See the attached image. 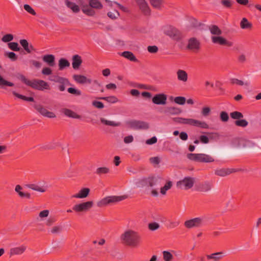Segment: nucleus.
<instances>
[{"mask_svg":"<svg viewBox=\"0 0 261 261\" xmlns=\"http://www.w3.org/2000/svg\"><path fill=\"white\" fill-rule=\"evenodd\" d=\"M210 32L213 35L216 36L220 35L222 34L221 30L216 25H213L209 28Z\"/></svg>","mask_w":261,"mask_h":261,"instance_id":"obj_39","label":"nucleus"},{"mask_svg":"<svg viewBox=\"0 0 261 261\" xmlns=\"http://www.w3.org/2000/svg\"><path fill=\"white\" fill-rule=\"evenodd\" d=\"M194 126H196L203 129H208L209 125L204 121H200L197 119H195L194 121Z\"/></svg>","mask_w":261,"mask_h":261,"instance_id":"obj_30","label":"nucleus"},{"mask_svg":"<svg viewBox=\"0 0 261 261\" xmlns=\"http://www.w3.org/2000/svg\"><path fill=\"white\" fill-rule=\"evenodd\" d=\"M73 79L76 83L81 85L91 84L92 82L91 79L82 74H74Z\"/></svg>","mask_w":261,"mask_h":261,"instance_id":"obj_13","label":"nucleus"},{"mask_svg":"<svg viewBox=\"0 0 261 261\" xmlns=\"http://www.w3.org/2000/svg\"><path fill=\"white\" fill-rule=\"evenodd\" d=\"M6 56L9 58L12 61H15L17 60V57L15 53L14 52H6L5 53Z\"/></svg>","mask_w":261,"mask_h":261,"instance_id":"obj_57","label":"nucleus"},{"mask_svg":"<svg viewBox=\"0 0 261 261\" xmlns=\"http://www.w3.org/2000/svg\"><path fill=\"white\" fill-rule=\"evenodd\" d=\"M90 193V189L87 188L82 189L79 192L73 195L72 197L73 198L83 199L87 197Z\"/></svg>","mask_w":261,"mask_h":261,"instance_id":"obj_20","label":"nucleus"},{"mask_svg":"<svg viewBox=\"0 0 261 261\" xmlns=\"http://www.w3.org/2000/svg\"><path fill=\"white\" fill-rule=\"evenodd\" d=\"M12 93L14 95L16 96L17 97L24 100L27 101H34V98L32 97H27L25 96L22 95L21 94H18L16 93L15 91H13Z\"/></svg>","mask_w":261,"mask_h":261,"instance_id":"obj_41","label":"nucleus"},{"mask_svg":"<svg viewBox=\"0 0 261 261\" xmlns=\"http://www.w3.org/2000/svg\"><path fill=\"white\" fill-rule=\"evenodd\" d=\"M137 3L140 9L143 13L145 15H147L150 13V10L148 5V4L145 1V0H135Z\"/></svg>","mask_w":261,"mask_h":261,"instance_id":"obj_16","label":"nucleus"},{"mask_svg":"<svg viewBox=\"0 0 261 261\" xmlns=\"http://www.w3.org/2000/svg\"><path fill=\"white\" fill-rule=\"evenodd\" d=\"M252 24L247 18H243L240 22V27L242 29H250Z\"/></svg>","mask_w":261,"mask_h":261,"instance_id":"obj_33","label":"nucleus"},{"mask_svg":"<svg viewBox=\"0 0 261 261\" xmlns=\"http://www.w3.org/2000/svg\"><path fill=\"white\" fill-rule=\"evenodd\" d=\"M212 41L214 44H217L221 45H226L228 47L233 46V43L231 41H228L225 38L218 36H213L211 37Z\"/></svg>","mask_w":261,"mask_h":261,"instance_id":"obj_10","label":"nucleus"},{"mask_svg":"<svg viewBox=\"0 0 261 261\" xmlns=\"http://www.w3.org/2000/svg\"><path fill=\"white\" fill-rule=\"evenodd\" d=\"M41 73L43 75H49L52 73V70L49 67H46L42 69Z\"/></svg>","mask_w":261,"mask_h":261,"instance_id":"obj_64","label":"nucleus"},{"mask_svg":"<svg viewBox=\"0 0 261 261\" xmlns=\"http://www.w3.org/2000/svg\"><path fill=\"white\" fill-rule=\"evenodd\" d=\"M187 156L190 160L199 162L211 163L214 161L212 156L204 153H189Z\"/></svg>","mask_w":261,"mask_h":261,"instance_id":"obj_6","label":"nucleus"},{"mask_svg":"<svg viewBox=\"0 0 261 261\" xmlns=\"http://www.w3.org/2000/svg\"><path fill=\"white\" fill-rule=\"evenodd\" d=\"M67 91L70 94L74 95L75 96H80L82 94V91L76 88L73 87H70L67 89Z\"/></svg>","mask_w":261,"mask_h":261,"instance_id":"obj_45","label":"nucleus"},{"mask_svg":"<svg viewBox=\"0 0 261 261\" xmlns=\"http://www.w3.org/2000/svg\"><path fill=\"white\" fill-rule=\"evenodd\" d=\"M235 124L239 126L246 127L248 125V122L245 119H241L236 121Z\"/></svg>","mask_w":261,"mask_h":261,"instance_id":"obj_56","label":"nucleus"},{"mask_svg":"<svg viewBox=\"0 0 261 261\" xmlns=\"http://www.w3.org/2000/svg\"><path fill=\"white\" fill-rule=\"evenodd\" d=\"M160 225L156 222L150 223L148 224V228L152 231H154L159 228Z\"/></svg>","mask_w":261,"mask_h":261,"instance_id":"obj_61","label":"nucleus"},{"mask_svg":"<svg viewBox=\"0 0 261 261\" xmlns=\"http://www.w3.org/2000/svg\"><path fill=\"white\" fill-rule=\"evenodd\" d=\"M80 5L84 13L89 16H93L95 14V11L90 6L83 1H80Z\"/></svg>","mask_w":261,"mask_h":261,"instance_id":"obj_14","label":"nucleus"},{"mask_svg":"<svg viewBox=\"0 0 261 261\" xmlns=\"http://www.w3.org/2000/svg\"><path fill=\"white\" fill-rule=\"evenodd\" d=\"M163 257L164 261H171L173 258V255L168 251H163Z\"/></svg>","mask_w":261,"mask_h":261,"instance_id":"obj_44","label":"nucleus"},{"mask_svg":"<svg viewBox=\"0 0 261 261\" xmlns=\"http://www.w3.org/2000/svg\"><path fill=\"white\" fill-rule=\"evenodd\" d=\"M65 80L66 81L64 82V84L63 83H60V85L58 86V89L61 92L65 91L66 86L71 85V84L67 79L65 77Z\"/></svg>","mask_w":261,"mask_h":261,"instance_id":"obj_42","label":"nucleus"},{"mask_svg":"<svg viewBox=\"0 0 261 261\" xmlns=\"http://www.w3.org/2000/svg\"><path fill=\"white\" fill-rule=\"evenodd\" d=\"M230 83L232 84L238 85H240V86H243L244 85H248V83L247 82H244L242 80H238V79H235V78L230 79Z\"/></svg>","mask_w":261,"mask_h":261,"instance_id":"obj_49","label":"nucleus"},{"mask_svg":"<svg viewBox=\"0 0 261 261\" xmlns=\"http://www.w3.org/2000/svg\"><path fill=\"white\" fill-rule=\"evenodd\" d=\"M224 254L223 252H218L211 254L206 255V258L208 259H214L216 261H218L221 259L224 256Z\"/></svg>","mask_w":261,"mask_h":261,"instance_id":"obj_28","label":"nucleus"},{"mask_svg":"<svg viewBox=\"0 0 261 261\" xmlns=\"http://www.w3.org/2000/svg\"><path fill=\"white\" fill-rule=\"evenodd\" d=\"M110 172V169L107 167H100L96 169L95 173L99 176L106 174Z\"/></svg>","mask_w":261,"mask_h":261,"instance_id":"obj_38","label":"nucleus"},{"mask_svg":"<svg viewBox=\"0 0 261 261\" xmlns=\"http://www.w3.org/2000/svg\"><path fill=\"white\" fill-rule=\"evenodd\" d=\"M108 16L112 19H115L119 16V13L117 11L114 10V12H108Z\"/></svg>","mask_w":261,"mask_h":261,"instance_id":"obj_63","label":"nucleus"},{"mask_svg":"<svg viewBox=\"0 0 261 261\" xmlns=\"http://www.w3.org/2000/svg\"><path fill=\"white\" fill-rule=\"evenodd\" d=\"M101 99L105 100L108 102L114 103L118 101V99L115 96H110L107 97H102L99 98Z\"/></svg>","mask_w":261,"mask_h":261,"instance_id":"obj_43","label":"nucleus"},{"mask_svg":"<svg viewBox=\"0 0 261 261\" xmlns=\"http://www.w3.org/2000/svg\"><path fill=\"white\" fill-rule=\"evenodd\" d=\"M212 188L213 184L210 181H206L199 185L198 190L202 192H208L212 190Z\"/></svg>","mask_w":261,"mask_h":261,"instance_id":"obj_18","label":"nucleus"},{"mask_svg":"<svg viewBox=\"0 0 261 261\" xmlns=\"http://www.w3.org/2000/svg\"><path fill=\"white\" fill-rule=\"evenodd\" d=\"M172 182L168 181L166 184L160 189V194L162 195H166L167 191L171 188Z\"/></svg>","mask_w":261,"mask_h":261,"instance_id":"obj_36","label":"nucleus"},{"mask_svg":"<svg viewBox=\"0 0 261 261\" xmlns=\"http://www.w3.org/2000/svg\"><path fill=\"white\" fill-rule=\"evenodd\" d=\"M62 111L65 115L69 118L74 119H80L81 118L80 115L77 114L76 113L71 110L68 109H64Z\"/></svg>","mask_w":261,"mask_h":261,"instance_id":"obj_29","label":"nucleus"},{"mask_svg":"<svg viewBox=\"0 0 261 261\" xmlns=\"http://www.w3.org/2000/svg\"><path fill=\"white\" fill-rule=\"evenodd\" d=\"M27 247L24 245L12 247L10 249V255H21L25 251Z\"/></svg>","mask_w":261,"mask_h":261,"instance_id":"obj_15","label":"nucleus"},{"mask_svg":"<svg viewBox=\"0 0 261 261\" xmlns=\"http://www.w3.org/2000/svg\"><path fill=\"white\" fill-rule=\"evenodd\" d=\"M19 43L27 53H31L34 50L33 45L29 44L28 41L25 39H21Z\"/></svg>","mask_w":261,"mask_h":261,"instance_id":"obj_22","label":"nucleus"},{"mask_svg":"<svg viewBox=\"0 0 261 261\" xmlns=\"http://www.w3.org/2000/svg\"><path fill=\"white\" fill-rule=\"evenodd\" d=\"M0 85H5L12 87L14 86V84L12 82L5 80L0 75Z\"/></svg>","mask_w":261,"mask_h":261,"instance_id":"obj_58","label":"nucleus"},{"mask_svg":"<svg viewBox=\"0 0 261 261\" xmlns=\"http://www.w3.org/2000/svg\"><path fill=\"white\" fill-rule=\"evenodd\" d=\"M167 96L164 93L155 94L152 98L153 103L157 105H165L167 103Z\"/></svg>","mask_w":261,"mask_h":261,"instance_id":"obj_11","label":"nucleus"},{"mask_svg":"<svg viewBox=\"0 0 261 261\" xmlns=\"http://www.w3.org/2000/svg\"><path fill=\"white\" fill-rule=\"evenodd\" d=\"M22 189V188L21 187V186L18 185H16L15 188V191L18 193V194L19 195V196L20 197H22V198L25 197V198H27L29 199L30 198H31L30 194L22 192L21 191Z\"/></svg>","mask_w":261,"mask_h":261,"instance_id":"obj_31","label":"nucleus"},{"mask_svg":"<svg viewBox=\"0 0 261 261\" xmlns=\"http://www.w3.org/2000/svg\"><path fill=\"white\" fill-rule=\"evenodd\" d=\"M179 221H170L168 224V227L169 228H173L179 225Z\"/></svg>","mask_w":261,"mask_h":261,"instance_id":"obj_62","label":"nucleus"},{"mask_svg":"<svg viewBox=\"0 0 261 261\" xmlns=\"http://www.w3.org/2000/svg\"><path fill=\"white\" fill-rule=\"evenodd\" d=\"M151 5L155 8H160L162 5L161 0H150Z\"/></svg>","mask_w":261,"mask_h":261,"instance_id":"obj_53","label":"nucleus"},{"mask_svg":"<svg viewBox=\"0 0 261 261\" xmlns=\"http://www.w3.org/2000/svg\"><path fill=\"white\" fill-rule=\"evenodd\" d=\"M69 66L70 63L67 59L61 58L59 60V68L60 70H62L65 68L69 67Z\"/></svg>","mask_w":261,"mask_h":261,"instance_id":"obj_34","label":"nucleus"},{"mask_svg":"<svg viewBox=\"0 0 261 261\" xmlns=\"http://www.w3.org/2000/svg\"><path fill=\"white\" fill-rule=\"evenodd\" d=\"M199 41L194 38H191L189 40V43L188 47L190 49H198L199 48Z\"/></svg>","mask_w":261,"mask_h":261,"instance_id":"obj_27","label":"nucleus"},{"mask_svg":"<svg viewBox=\"0 0 261 261\" xmlns=\"http://www.w3.org/2000/svg\"><path fill=\"white\" fill-rule=\"evenodd\" d=\"M27 187L34 191H38L39 192L43 193L46 191L47 189V186H40L37 184H30L27 185Z\"/></svg>","mask_w":261,"mask_h":261,"instance_id":"obj_24","label":"nucleus"},{"mask_svg":"<svg viewBox=\"0 0 261 261\" xmlns=\"http://www.w3.org/2000/svg\"><path fill=\"white\" fill-rule=\"evenodd\" d=\"M18 78L26 85L34 89L39 91H44L50 89L49 84L42 80L34 79L33 80H30L23 74L19 75Z\"/></svg>","mask_w":261,"mask_h":261,"instance_id":"obj_1","label":"nucleus"},{"mask_svg":"<svg viewBox=\"0 0 261 261\" xmlns=\"http://www.w3.org/2000/svg\"><path fill=\"white\" fill-rule=\"evenodd\" d=\"M89 5L92 8L100 9L102 7V4L98 0H90Z\"/></svg>","mask_w":261,"mask_h":261,"instance_id":"obj_40","label":"nucleus"},{"mask_svg":"<svg viewBox=\"0 0 261 261\" xmlns=\"http://www.w3.org/2000/svg\"><path fill=\"white\" fill-rule=\"evenodd\" d=\"M24 9L29 13H30V14H32L33 15H36V13L35 12V10L29 5H28V4L24 5Z\"/></svg>","mask_w":261,"mask_h":261,"instance_id":"obj_54","label":"nucleus"},{"mask_svg":"<svg viewBox=\"0 0 261 261\" xmlns=\"http://www.w3.org/2000/svg\"><path fill=\"white\" fill-rule=\"evenodd\" d=\"M66 6L71 9L73 12L75 13H77L80 11V8L78 5L73 2H71L68 0L66 1Z\"/></svg>","mask_w":261,"mask_h":261,"instance_id":"obj_35","label":"nucleus"},{"mask_svg":"<svg viewBox=\"0 0 261 261\" xmlns=\"http://www.w3.org/2000/svg\"><path fill=\"white\" fill-rule=\"evenodd\" d=\"M100 121L102 124L108 126H119L121 124L119 122L108 120L104 118H100Z\"/></svg>","mask_w":261,"mask_h":261,"instance_id":"obj_32","label":"nucleus"},{"mask_svg":"<svg viewBox=\"0 0 261 261\" xmlns=\"http://www.w3.org/2000/svg\"><path fill=\"white\" fill-rule=\"evenodd\" d=\"M211 112V109L209 107H203L201 109V114L204 117L208 116Z\"/></svg>","mask_w":261,"mask_h":261,"instance_id":"obj_50","label":"nucleus"},{"mask_svg":"<svg viewBox=\"0 0 261 261\" xmlns=\"http://www.w3.org/2000/svg\"><path fill=\"white\" fill-rule=\"evenodd\" d=\"M177 80L182 83H186L188 80L187 72L182 69H178L176 72Z\"/></svg>","mask_w":261,"mask_h":261,"instance_id":"obj_19","label":"nucleus"},{"mask_svg":"<svg viewBox=\"0 0 261 261\" xmlns=\"http://www.w3.org/2000/svg\"><path fill=\"white\" fill-rule=\"evenodd\" d=\"M82 63V60L81 56L78 55H74L72 57V67L74 69H77Z\"/></svg>","mask_w":261,"mask_h":261,"instance_id":"obj_25","label":"nucleus"},{"mask_svg":"<svg viewBox=\"0 0 261 261\" xmlns=\"http://www.w3.org/2000/svg\"><path fill=\"white\" fill-rule=\"evenodd\" d=\"M127 196H110L106 197L97 202L98 207H103L110 203H115L125 199Z\"/></svg>","mask_w":261,"mask_h":261,"instance_id":"obj_4","label":"nucleus"},{"mask_svg":"<svg viewBox=\"0 0 261 261\" xmlns=\"http://www.w3.org/2000/svg\"><path fill=\"white\" fill-rule=\"evenodd\" d=\"M174 121L177 123L188 125V118L177 117L174 118Z\"/></svg>","mask_w":261,"mask_h":261,"instance_id":"obj_52","label":"nucleus"},{"mask_svg":"<svg viewBox=\"0 0 261 261\" xmlns=\"http://www.w3.org/2000/svg\"><path fill=\"white\" fill-rule=\"evenodd\" d=\"M42 60L50 66H54L55 64V57L53 55H45L42 57Z\"/></svg>","mask_w":261,"mask_h":261,"instance_id":"obj_21","label":"nucleus"},{"mask_svg":"<svg viewBox=\"0 0 261 261\" xmlns=\"http://www.w3.org/2000/svg\"><path fill=\"white\" fill-rule=\"evenodd\" d=\"M220 117L221 120L223 122H227L229 119L228 114L224 111L220 113Z\"/></svg>","mask_w":261,"mask_h":261,"instance_id":"obj_60","label":"nucleus"},{"mask_svg":"<svg viewBox=\"0 0 261 261\" xmlns=\"http://www.w3.org/2000/svg\"><path fill=\"white\" fill-rule=\"evenodd\" d=\"M121 56L131 61H136L137 60L134 55L130 51H125L121 54Z\"/></svg>","mask_w":261,"mask_h":261,"instance_id":"obj_37","label":"nucleus"},{"mask_svg":"<svg viewBox=\"0 0 261 261\" xmlns=\"http://www.w3.org/2000/svg\"><path fill=\"white\" fill-rule=\"evenodd\" d=\"M8 45L9 48L13 51H18L20 50L18 44L17 42H10Z\"/></svg>","mask_w":261,"mask_h":261,"instance_id":"obj_48","label":"nucleus"},{"mask_svg":"<svg viewBox=\"0 0 261 261\" xmlns=\"http://www.w3.org/2000/svg\"><path fill=\"white\" fill-rule=\"evenodd\" d=\"M230 115L233 119H239L243 117V115L241 112L238 111L231 112Z\"/></svg>","mask_w":261,"mask_h":261,"instance_id":"obj_51","label":"nucleus"},{"mask_svg":"<svg viewBox=\"0 0 261 261\" xmlns=\"http://www.w3.org/2000/svg\"><path fill=\"white\" fill-rule=\"evenodd\" d=\"M164 33L174 40H178L180 38L178 30L172 26H167L164 29Z\"/></svg>","mask_w":261,"mask_h":261,"instance_id":"obj_9","label":"nucleus"},{"mask_svg":"<svg viewBox=\"0 0 261 261\" xmlns=\"http://www.w3.org/2000/svg\"><path fill=\"white\" fill-rule=\"evenodd\" d=\"M132 126L136 129H146L149 128V124L146 122L135 121L132 122Z\"/></svg>","mask_w":261,"mask_h":261,"instance_id":"obj_23","label":"nucleus"},{"mask_svg":"<svg viewBox=\"0 0 261 261\" xmlns=\"http://www.w3.org/2000/svg\"><path fill=\"white\" fill-rule=\"evenodd\" d=\"M163 179L159 176L149 177L147 178L142 179V182L146 186L152 188L150 194L153 197H158L159 193L156 190L153 188L161 185Z\"/></svg>","mask_w":261,"mask_h":261,"instance_id":"obj_3","label":"nucleus"},{"mask_svg":"<svg viewBox=\"0 0 261 261\" xmlns=\"http://www.w3.org/2000/svg\"><path fill=\"white\" fill-rule=\"evenodd\" d=\"M174 101L177 104L184 105L186 101V99L185 97L177 96L174 98Z\"/></svg>","mask_w":261,"mask_h":261,"instance_id":"obj_47","label":"nucleus"},{"mask_svg":"<svg viewBox=\"0 0 261 261\" xmlns=\"http://www.w3.org/2000/svg\"><path fill=\"white\" fill-rule=\"evenodd\" d=\"M234 172V170L229 168H218L215 170V174L220 176H225Z\"/></svg>","mask_w":261,"mask_h":261,"instance_id":"obj_17","label":"nucleus"},{"mask_svg":"<svg viewBox=\"0 0 261 261\" xmlns=\"http://www.w3.org/2000/svg\"><path fill=\"white\" fill-rule=\"evenodd\" d=\"M182 112V110L177 107H171L167 108L165 113L167 115H178Z\"/></svg>","mask_w":261,"mask_h":261,"instance_id":"obj_26","label":"nucleus"},{"mask_svg":"<svg viewBox=\"0 0 261 261\" xmlns=\"http://www.w3.org/2000/svg\"><path fill=\"white\" fill-rule=\"evenodd\" d=\"M49 80L52 82H54L55 83H63L65 81H66L65 80V77H63L58 75H55L52 78H49Z\"/></svg>","mask_w":261,"mask_h":261,"instance_id":"obj_46","label":"nucleus"},{"mask_svg":"<svg viewBox=\"0 0 261 261\" xmlns=\"http://www.w3.org/2000/svg\"><path fill=\"white\" fill-rule=\"evenodd\" d=\"M93 206L92 201H84L75 204L72 206V210L77 214H84L88 212Z\"/></svg>","mask_w":261,"mask_h":261,"instance_id":"obj_5","label":"nucleus"},{"mask_svg":"<svg viewBox=\"0 0 261 261\" xmlns=\"http://www.w3.org/2000/svg\"><path fill=\"white\" fill-rule=\"evenodd\" d=\"M194 183V178L185 177L184 178L177 182V186L178 188L181 189L188 190L193 186Z\"/></svg>","mask_w":261,"mask_h":261,"instance_id":"obj_8","label":"nucleus"},{"mask_svg":"<svg viewBox=\"0 0 261 261\" xmlns=\"http://www.w3.org/2000/svg\"><path fill=\"white\" fill-rule=\"evenodd\" d=\"M35 109L43 116L49 118H54L56 117V114L53 112L48 111L45 108L41 105H37L35 107Z\"/></svg>","mask_w":261,"mask_h":261,"instance_id":"obj_12","label":"nucleus"},{"mask_svg":"<svg viewBox=\"0 0 261 261\" xmlns=\"http://www.w3.org/2000/svg\"><path fill=\"white\" fill-rule=\"evenodd\" d=\"M205 218L200 217L186 221L184 225L186 227L190 229L194 227H200L205 225Z\"/></svg>","mask_w":261,"mask_h":261,"instance_id":"obj_7","label":"nucleus"},{"mask_svg":"<svg viewBox=\"0 0 261 261\" xmlns=\"http://www.w3.org/2000/svg\"><path fill=\"white\" fill-rule=\"evenodd\" d=\"M49 212L47 210H45L41 211L39 214V217L41 219L43 220L44 218H46L48 216Z\"/></svg>","mask_w":261,"mask_h":261,"instance_id":"obj_59","label":"nucleus"},{"mask_svg":"<svg viewBox=\"0 0 261 261\" xmlns=\"http://www.w3.org/2000/svg\"><path fill=\"white\" fill-rule=\"evenodd\" d=\"M13 36L12 34L5 35L2 38V41L4 42H9L13 40Z\"/></svg>","mask_w":261,"mask_h":261,"instance_id":"obj_55","label":"nucleus"},{"mask_svg":"<svg viewBox=\"0 0 261 261\" xmlns=\"http://www.w3.org/2000/svg\"><path fill=\"white\" fill-rule=\"evenodd\" d=\"M121 239L125 244L133 247L139 246L141 237L136 231L128 229L121 236Z\"/></svg>","mask_w":261,"mask_h":261,"instance_id":"obj_2","label":"nucleus"}]
</instances>
